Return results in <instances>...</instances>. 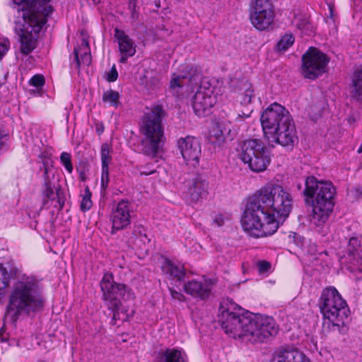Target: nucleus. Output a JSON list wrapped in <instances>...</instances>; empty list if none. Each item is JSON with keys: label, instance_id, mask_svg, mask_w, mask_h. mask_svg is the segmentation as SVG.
<instances>
[{"label": "nucleus", "instance_id": "obj_3", "mask_svg": "<svg viewBox=\"0 0 362 362\" xmlns=\"http://www.w3.org/2000/svg\"><path fill=\"white\" fill-rule=\"evenodd\" d=\"M13 8L22 12L23 23H16L15 30L21 38V49L28 54L35 47L37 35L52 13V0H12Z\"/></svg>", "mask_w": 362, "mask_h": 362}, {"label": "nucleus", "instance_id": "obj_30", "mask_svg": "<svg viewBox=\"0 0 362 362\" xmlns=\"http://www.w3.org/2000/svg\"><path fill=\"white\" fill-rule=\"evenodd\" d=\"M131 240L134 245L141 247L142 245L148 243L150 240L146 234V229L141 226H138L134 229Z\"/></svg>", "mask_w": 362, "mask_h": 362}, {"label": "nucleus", "instance_id": "obj_32", "mask_svg": "<svg viewBox=\"0 0 362 362\" xmlns=\"http://www.w3.org/2000/svg\"><path fill=\"white\" fill-rule=\"evenodd\" d=\"M10 279V273L2 264H0V299L4 296L6 288L8 286Z\"/></svg>", "mask_w": 362, "mask_h": 362}, {"label": "nucleus", "instance_id": "obj_41", "mask_svg": "<svg viewBox=\"0 0 362 362\" xmlns=\"http://www.w3.org/2000/svg\"><path fill=\"white\" fill-rule=\"evenodd\" d=\"M10 48V42L8 39L0 37V60L4 57Z\"/></svg>", "mask_w": 362, "mask_h": 362}, {"label": "nucleus", "instance_id": "obj_36", "mask_svg": "<svg viewBox=\"0 0 362 362\" xmlns=\"http://www.w3.org/2000/svg\"><path fill=\"white\" fill-rule=\"evenodd\" d=\"M91 206V192H90L88 187L86 186L81 202V209L83 211H88Z\"/></svg>", "mask_w": 362, "mask_h": 362}, {"label": "nucleus", "instance_id": "obj_7", "mask_svg": "<svg viewBox=\"0 0 362 362\" xmlns=\"http://www.w3.org/2000/svg\"><path fill=\"white\" fill-rule=\"evenodd\" d=\"M165 115L160 106L147 108L140 124V132L143 136L141 144L144 153L155 156L164 143L162 119Z\"/></svg>", "mask_w": 362, "mask_h": 362}, {"label": "nucleus", "instance_id": "obj_34", "mask_svg": "<svg viewBox=\"0 0 362 362\" xmlns=\"http://www.w3.org/2000/svg\"><path fill=\"white\" fill-rule=\"evenodd\" d=\"M294 37L291 34H286L278 42L276 49L278 51L284 52L294 42Z\"/></svg>", "mask_w": 362, "mask_h": 362}, {"label": "nucleus", "instance_id": "obj_47", "mask_svg": "<svg viewBox=\"0 0 362 362\" xmlns=\"http://www.w3.org/2000/svg\"><path fill=\"white\" fill-rule=\"evenodd\" d=\"M214 222L216 223L218 226H221L224 221L221 216H218L215 218Z\"/></svg>", "mask_w": 362, "mask_h": 362}, {"label": "nucleus", "instance_id": "obj_29", "mask_svg": "<svg viewBox=\"0 0 362 362\" xmlns=\"http://www.w3.org/2000/svg\"><path fill=\"white\" fill-rule=\"evenodd\" d=\"M350 94L354 99L362 100V69L354 73Z\"/></svg>", "mask_w": 362, "mask_h": 362}, {"label": "nucleus", "instance_id": "obj_26", "mask_svg": "<svg viewBox=\"0 0 362 362\" xmlns=\"http://www.w3.org/2000/svg\"><path fill=\"white\" fill-rule=\"evenodd\" d=\"M156 362H186V356L181 350L167 349L158 353Z\"/></svg>", "mask_w": 362, "mask_h": 362}, {"label": "nucleus", "instance_id": "obj_16", "mask_svg": "<svg viewBox=\"0 0 362 362\" xmlns=\"http://www.w3.org/2000/svg\"><path fill=\"white\" fill-rule=\"evenodd\" d=\"M209 183L204 176L197 175L188 182V195L191 202L197 203L205 199L208 194Z\"/></svg>", "mask_w": 362, "mask_h": 362}, {"label": "nucleus", "instance_id": "obj_48", "mask_svg": "<svg viewBox=\"0 0 362 362\" xmlns=\"http://www.w3.org/2000/svg\"><path fill=\"white\" fill-rule=\"evenodd\" d=\"M121 55L122 56H121V58L119 59V62L121 63H125L127 62V58L131 57V56H129V55H127V54H124V53H121Z\"/></svg>", "mask_w": 362, "mask_h": 362}, {"label": "nucleus", "instance_id": "obj_1", "mask_svg": "<svg viewBox=\"0 0 362 362\" xmlns=\"http://www.w3.org/2000/svg\"><path fill=\"white\" fill-rule=\"evenodd\" d=\"M292 206L291 195L281 185L262 187L248 199L241 218L242 227L250 236L271 235L279 228L277 218H286Z\"/></svg>", "mask_w": 362, "mask_h": 362}, {"label": "nucleus", "instance_id": "obj_12", "mask_svg": "<svg viewBox=\"0 0 362 362\" xmlns=\"http://www.w3.org/2000/svg\"><path fill=\"white\" fill-rule=\"evenodd\" d=\"M216 101L214 88L202 83L192 99V107L195 114L199 117L204 116L216 103Z\"/></svg>", "mask_w": 362, "mask_h": 362}, {"label": "nucleus", "instance_id": "obj_46", "mask_svg": "<svg viewBox=\"0 0 362 362\" xmlns=\"http://www.w3.org/2000/svg\"><path fill=\"white\" fill-rule=\"evenodd\" d=\"M269 267V264L267 262L263 261L259 263V267L262 271H267Z\"/></svg>", "mask_w": 362, "mask_h": 362}, {"label": "nucleus", "instance_id": "obj_25", "mask_svg": "<svg viewBox=\"0 0 362 362\" xmlns=\"http://www.w3.org/2000/svg\"><path fill=\"white\" fill-rule=\"evenodd\" d=\"M44 173V190L43 194L48 199L55 198V186L52 180L54 178V170L52 166H49L47 162H43Z\"/></svg>", "mask_w": 362, "mask_h": 362}, {"label": "nucleus", "instance_id": "obj_22", "mask_svg": "<svg viewBox=\"0 0 362 362\" xmlns=\"http://www.w3.org/2000/svg\"><path fill=\"white\" fill-rule=\"evenodd\" d=\"M161 269L167 278L172 281H180L185 275L184 266L180 264H175L168 259H164Z\"/></svg>", "mask_w": 362, "mask_h": 362}, {"label": "nucleus", "instance_id": "obj_9", "mask_svg": "<svg viewBox=\"0 0 362 362\" xmlns=\"http://www.w3.org/2000/svg\"><path fill=\"white\" fill-rule=\"evenodd\" d=\"M239 156L251 170L256 173L265 170L271 161L264 144L257 139L244 141Z\"/></svg>", "mask_w": 362, "mask_h": 362}, {"label": "nucleus", "instance_id": "obj_52", "mask_svg": "<svg viewBox=\"0 0 362 362\" xmlns=\"http://www.w3.org/2000/svg\"><path fill=\"white\" fill-rule=\"evenodd\" d=\"M361 151H362V147H360L359 149L358 150V152L361 153Z\"/></svg>", "mask_w": 362, "mask_h": 362}, {"label": "nucleus", "instance_id": "obj_14", "mask_svg": "<svg viewBox=\"0 0 362 362\" xmlns=\"http://www.w3.org/2000/svg\"><path fill=\"white\" fill-rule=\"evenodd\" d=\"M216 284V280L215 279H194L184 284V291L193 298L206 300L210 297L212 288Z\"/></svg>", "mask_w": 362, "mask_h": 362}, {"label": "nucleus", "instance_id": "obj_44", "mask_svg": "<svg viewBox=\"0 0 362 362\" xmlns=\"http://www.w3.org/2000/svg\"><path fill=\"white\" fill-rule=\"evenodd\" d=\"M351 192L354 194V196L357 199L362 197V189L359 187L354 189L351 191Z\"/></svg>", "mask_w": 362, "mask_h": 362}, {"label": "nucleus", "instance_id": "obj_23", "mask_svg": "<svg viewBox=\"0 0 362 362\" xmlns=\"http://www.w3.org/2000/svg\"><path fill=\"white\" fill-rule=\"evenodd\" d=\"M74 54L77 68L82 66H88L91 63V55L88 40L83 37L81 45L74 48Z\"/></svg>", "mask_w": 362, "mask_h": 362}, {"label": "nucleus", "instance_id": "obj_17", "mask_svg": "<svg viewBox=\"0 0 362 362\" xmlns=\"http://www.w3.org/2000/svg\"><path fill=\"white\" fill-rule=\"evenodd\" d=\"M111 220L112 230H122L130 224V204L127 200H121L112 211Z\"/></svg>", "mask_w": 362, "mask_h": 362}, {"label": "nucleus", "instance_id": "obj_24", "mask_svg": "<svg viewBox=\"0 0 362 362\" xmlns=\"http://www.w3.org/2000/svg\"><path fill=\"white\" fill-rule=\"evenodd\" d=\"M115 37L117 41L120 53H124L129 56H134L135 54L136 45L124 31L115 28Z\"/></svg>", "mask_w": 362, "mask_h": 362}, {"label": "nucleus", "instance_id": "obj_51", "mask_svg": "<svg viewBox=\"0 0 362 362\" xmlns=\"http://www.w3.org/2000/svg\"><path fill=\"white\" fill-rule=\"evenodd\" d=\"M297 187L299 190H300L302 189V186L300 185H297Z\"/></svg>", "mask_w": 362, "mask_h": 362}, {"label": "nucleus", "instance_id": "obj_4", "mask_svg": "<svg viewBox=\"0 0 362 362\" xmlns=\"http://www.w3.org/2000/svg\"><path fill=\"white\" fill-rule=\"evenodd\" d=\"M44 305L45 298L40 281L34 276L19 275L8 297L5 319L14 322L21 314L40 311Z\"/></svg>", "mask_w": 362, "mask_h": 362}, {"label": "nucleus", "instance_id": "obj_43", "mask_svg": "<svg viewBox=\"0 0 362 362\" xmlns=\"http://www.w3.org/2000/svg\"><path fill=\"white\" fill-rule=\"evenodd\" d=\"M170 291L171 296L173 299L177 300L179 301H182L184 300L185 296L180 292L174 291L171 288L170 289Z\"/></svg>", "mask_w": 362, "mask_h": 362}, {"label": "nucleus", "instance_id": "obj_39", "mask_svg": "<svg viewBox=\"0 0 362 362\" xmlns=\"http://www.w3.org/2000/svg\"><path fill=\"white\" fill-rule=\"evenodd\" d=\"M29 84L37 89H41L45 85V78L42 75L36 74L30 79Z\"/></svg>", "mask_w": 362, "mask_h": 362}, {"label": "nucleus", "instance_id": "obj_31", "mask_svg": "<svg viewBox=\"0 0 362 362\" xmlns=\"http://www.w3.org/2000/svg\"><path fill=\"white\" fill-rule=\"evenodd\" d=\"M119 93L113 90H105L103 94V101L115 107H117L119 106Z\"/></svg>", "mask_w": 362, "mask_h": 362}, {"label": "nucleus", "instance_id": "obj_42", "mask_svg": "<svg viewBox=\"0 0 362 362\" xmlns=\"http://www.w3.org/2000/svg\"><path fill=\"white\" fill-rule=\"evenodd\" d=\"M117 71L114 65L107 74V80L110 82L115 81L117 79Z\"/></svg>", "mask_w": 362, "mask_h": 362}, {"label": "nucleus", "instance_id": "obj_50", "mask_svg": "<svg viewBox=\"0 0 362 362\" xmlns=\"http://www.w3.org/2000/svg\"><path fill=\"white\" fill-rule=\"evenodd\" d=\"M2 138H3V136H2L1 133L0 132V148H1L2 144H3Z\"/></svg>", "mask_w": 362, "mask_h": 362}, {"label": "nucleus", "instance_id": "obj_19", "mask_svg": "<svg viewBox=\"0 0 362 362\" xmlns=\"http://www.w3.org/2000/svg\"><path fill=\"white\" fill-rule=\"evenodd\" d=\"M272 362H311V361L299 349L291 346H284L276 351Z\"/></svg>", "mask_w": 362, "mask_h": 362}, {"label": "nucleus", "instance_id": "obj_40", "mask_svg": "<svg viewBox=\"0 0 362 362\" xmlns=\"http://www.w3.org/2000/svg\"><path fill=\"white\" fill-rule=\"evenodd\" d=\"M245 110H240L237 117L235 119V121L237 122H241L245 119L249 118L251 116L252 112H253V109L251 106H245Z\"/></svg>", "mask_w": 362, "mask_h": 362}, {"label": "nucleus", "instance_id": "obj_2", "mask_svg": "<svg viewBox=\"0 0 362 362\" xmlns=\"http://www.w3.org/2000/svg\"><path fill=\"white\" fill-rule=\"evenodd\" d=\"M218 320L225 332L233 338H243L252 343L264 342L278 333V327L272 317L251 313L228 298L219 305Z\"/></svg>", "mask_w": 362, "mask_h": 362}, {"label": "nucleus", "instance_id": "obj_21", "mask_svg": "<svg viewBox=\"0 0 362 362\" xmlns=\"http://www.w3.org/2000/svg\"><path fill=\"white\" fill-rule=\"evenodd\" d=\"M186 74L181 75L173 74V76L170 81V88H175L177 87H182L187 84V81L189 83L192 84L197 83L201 78V72L199 69L195 66H187Z\"/></svg>", "mask_w": 362, "mask_h": 362}, {"label": "nucleus", "instance_id": "obj_27", "mask_svg": "<svg viewBox=\"0 0 362 362\" xmlns=\"http://www.w3.org/2000/svg\"><path fill=\"white\" fill-rule=\"evenodd\" d=\"M230 133V124L218 122L215 124L211 132L212 141L221 144Z\"/></svg>", "mask_w": 362, "mask_h": 362}, {"label": "nucleus", "instance_id": "obj_49", "mask_svg": "<svg viewBox=\"0 0 362 362\" xmlns=\"http://www.w3.org/2000/svg\"><path fill=\"white\" fill-rule=\"evenodd\" d=\"M154 172H155V170H150V171H148V172H146V171H140V173H141V175H147L152 174V173H153Z\"/></svg>", "mask_w": 362, "mask_h": 362}, {"label": "nucleus", "instance_id": "obj_37", "mask_svg": "<svg viewBox=\"0 0 362 362\" xmlns=\"http://www.w3.org/2000/svg\"><path fill=\"white\" fill-rule=\"evenodd\" d=\"M71 158V154L66 152L62 153L60 156V161L62 164L69 173L73 172V165Z\"/></svg>", "mask_w": 362, "mask_h": 362}, {"label": "nucleus", "instance_id": "obj_11", "mask_svg": "<svg viewBox=\"0 0 362 362\" xmlns=\"http://www.w3.org/2000/svg\"><path fill=\"white\" fill-rule=\"evenodd\" d=\"M274 11L270 0H254L250 12V21L257 30H264L273 23Z\"/></svg>", "mask_w": 362, "mask_h": 362}, {"label": "nucleus", "instance_id": "obj_15", "mask_svg": "<svg viewBox=\"0 0 362 362\" xmlns=\"http://www.w3.org/2000/svg\"><path fill=\"white\" fill-rule=\"evenodd\" d=\"M178 148L186 164L195 167L199 163L201 146L199 141L192 136H187L178 141Z\"/></svg>", "mask_w": 362, "mask_h": 362}, {"label": "nucleus", "instance_id": "obj_38", "mask_svg": "<svg viewBox=\"0 0 362 362\" xmlns=\"http://www.w3.org/2000/svg\"><path fill=\"white\" fill-rule=\"evenodd\" d=\"M101 191L105 193L109 184V169L108 168H102L101 170Z\"/></svg>", "mask_w": 362, "mask_h": 362}, {"label": "nucleus", "instance_id": "obj_45", "mask_svg": "<svg viewBox=\"0 0 362 362\" xmlns=\"http://www.w3.org/2000/svg\"><path fill=\"white\" fill-rule=\"evenodd\" d=\"M6 75L7 73L5 71H2V73L0 74V88L3 84H4L6 81Z\"/></svg>", "mask_w": 362, "mask_h": 362}, {"label": "nucleus", "instance_id": "obj_35", "mask_svg": "<svg viewBox=\"0 0 362 362\" xmlns=\"http://www.w3.org/2000/svg\"><path fill=\"white\" fill-rule=\"evenodd\" d=\"M111 148L107 143L103 144L100 148V156L102 162V168H108L109 163L111 160L110 155Z\"/></svg>", "mask_w": 362, "mask_h": 362}, {"label": "nucleus", "instance_id": "obj_10", "mask_svg": "<svg viewBox=\"0 0 362 362\" xmlns=\"http://www.w3.org/2000/svg\"><path fill=\"white\" fill-rule=\"evenodd\" d=\"M302 72L305 78L314 79L325 71L329 62L327 56L314 47H310L303 55Z\"/></svg>", "mask_w": 362, "mask_h": 362}, {"label": "nucleus", "instance_id": "obj_6", "mask_svg": "<svg viewBox=\"0 0 362 362\" xmlns=\"http://www.w3.org/2000/svg\"><path fill=\"white\" fill-rule=\"evenodd\" d=\"M303 194L306 197H315L310 224L320 231V228L326 223L332 211L333 199L336 194L335 187L331 182L318 180L316 177L310 176L305 180Z\"/></svg>", "mask_w": 362, "mask_h": 362}, {"label": "nucleus", "instance_id": "obj_5", "mask_svg": "<svg viewBox=\"0 0 362 362\" xmlns=\"http://www.w3.org/2000/svg\"><path fill=\"white\" fill-rule=\"evenodd\" d=\"M264 139L268 145L293 146L298 140L294 122L284 107L274 103L261 115Z\"/></svg>", "mask_w": 362, "mask_h": 362}, {"label": "nucleus", "instance_id": "obj_13", "mask_svg": "<svg viewBox=\"0 0 362 362\" xmlns=\"http://www.w3.org/2000/svg\"><path fill=\"white\" fill-rule=\"evenodd\" d=\"M341 262L347 265L351 272L362 274V238L352 237L349 239L346 255ZM362 279V275L357 276Z\"/></svg>", "mask_w": 362, "mask_h": 362}, {"label": "nucleus", "instance_id": "obj_28", "mask_svg": "<svg viewBox=\"0 0 362 362\" xmlns=\"http://www.w3.org/2000/svg\"><path fill=\"white\" fill-rule=\"evenodd\" d=\"M140 81L141 85L148 92L154 91L160 86L159 77L153 71H146Z\"/></svg>", "mask_w": 362, "mask_h": 362}, {"label": "nucleus", "instance_id": "obj_20", "mask_svg": "<svg viewBox=\"0 0 362 362\" xmlns=\"http://www.w3.org/2000/svg\"><path fill=\"white\" fill-rule=\"evenodd\" d=\"M336 304L339 306L343 304V298L339 291L332 286L323 289L319 300L321 313L329 314L331 307Z\"/></svg>", "mask_w": 362, "mask_h": 362}, {"label": "nucleus", "instance_id": "obj_8", "mask_svg": "<svg viewBox=\"0 0 362 362\" xmlns=\"http://www.w3.org/2000/svg\"><path fill=\"white\" fill-rule=\"evenodd\" d=\"M101 290L103 293V300L109 310L113 313L112 320H122L120 317L119 307L121 299L130 300L134 298V294L126 285L118 284L113 281L111 274H105L100 282Z\"/></svg>", "mask_w": 362, "mask_h": 362}, {"label": "nucleus", "instance_id": "obj_18", "mask_svg": "<svg viewBox=\"0 0 362 362\" xmlns=\"http://www.w3.org/2000/svg\"><path fill=\"white\" fill-rule=\"evenodd\" d=\"M349 309L346 300L343 298V304L339 306L337 304L331 307L329 314L322 313L325 319L329 320L332 324V329H336L341 332L344 327V320L348 317Z\"/></svg>", "mask_w": 362, "mask_h": 362}, {"label": "nucleus", "instance_id": "obj_33", "mask_svg": "<svg viewBox=\"0 0 362 362\" xmlns=\"http://www.w3.org/2000/svg\"><path fill=\"white\" fill-rule=\"evenodd\" d=\"M254 97L253 90L250 84H245V90L238 96V100L243 106H250L252 98Z\"/></svg>", "mask_w": 362, "mask_h": 362}]
</instances>
